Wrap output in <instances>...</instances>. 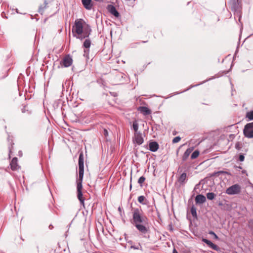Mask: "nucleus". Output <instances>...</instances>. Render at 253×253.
<instances>
[{"label":"nucleus","instance_id":"nucleus-1","mask_svg":"<svg viewBox=\"0 0 253 253\" xmlns=\"http://www.w3.org/2000/svg\"><path fill=\"white\" fill-rule=\"evenodd\" d=\"M132 224L137 230L142 234H146L149 232V227L148 225L149 219L143 213L141 208H134L132 209Z\"/></svg>","mask_w":253,"mask_h":253},{"label":"nucleus","instance_id":"nucleus-2","mask_svg":"<svg viewBox=\"0 0 253 253\" xmlns=\"http://www.w3.org/2000/svg\"><path fill=\"white\" fill-rule=\"evenodd\" d=\"M91 31L90 26L83 19H78L75 20L72 28V33L74 37L83 40L89 37Z\"/></svg>","mask_w":253,"mask_h":253},{"label":"nucleus","instance_id":"nucleus-3","mask_svg":"<svg viewBox=\"0 0 253 253\" xmlns=\"http://www.w3.org/2000/svg\"><path fill=\"white\" fill-rule=\"evenodd\" d=\"M84 174V155L83 153H80L79 158V178L77 180V197L81 204L84 206V199L83 197L82 189V182Z\"/></svg>","mask_w":253,"mask_h":253},{"label":"nucleus","instance_id":"nucleus-4","mask_svg":"<svg viewBox=\"0 0 253 253\" xmlns=\"http://www.w3.org/2000/svg\"><path fill=\"white\" fill-rule=\"evenodd\" d=\"M241 191V186L238 184H234L226 190V193L229 195L239 194Z\"/></svg>","mask_w":253,"mask_h":253},{"label":"nucleus","instance_id":"nucleus-5","mask_svg":"<svg viewBox=\"0 0 253 253\" xmlns=\"http://www.w3.org/2000/svg\"><path fill=\"white\" fill-rule=\"evenodd\" d=\"M244 135L249 138H253V122L247 124L244 128Z\"/></svg>","mask_w":253,"mask_h":253},{"label":"nucleus","instance_id":"nucleus-6","mask_svg":"<svg viewBox=\"0 0 253 253\" xmlns=\"http://www.w3.org/2000/svg\"><path fill=\"white\" fill-rule=\"evenodd\" d=\"M144 140L142 133L140 132L134 133V142L138 145H141L143 143Z\"/></svg>","mask_w":253,"mask_h":253},{"label":"nucleus","instance_id":"nucleus-7","mask_svg":"<svg viewBox=\"0 0 253 253\" xmlns=\"http://www.w3.org/2000/svg\"><path fill=\"white\" fill-rule=\"evenodd\" d=\"M107 9L111 14L113 15L116 17H119L120 16L119 13L114 5L111 4L108 5L107 7Z\"/></svg>","mask_w":253,"mask_h":253},{"label":"nucleus","instance_id":"nucleus-8","mask_svg":"<svg viewBox=\"0 0 253 253\" xmlns=\"http://www.w3.org/2000/svg\"><path fill=\"white\" fill-rule=\"evenodd\" d=\"M17 162L18 160L16 157H14L12 159L10 165L12 170H17L19 169L20 166L18 165Z\"/></svg>","mask_w":253,"mask_h":253},{"label":"nucleus","instance_id":"nucleus-9","mask_svg":"<svg viewBox=\"0 0 253 253\" xmlns=\"http://www.w3.org/2000/svg\"><path fill=\"white\" fill-rule=\"evenodd\" d=\"M159 148V144L156 141L150 142L149 143V149L151 152H156Z\"/></svg>","mask_w":253,"mask_h":253},{"label":"nucleus","instance_id":"nucleus-10","mask_svg":"<svg viewBox=\"0 0 253 253\" xmlns=\"http://www.w3.org/2000/svg\"><path fill=\"white\" fill-rule=\"evenodd\" d=\"M187 175L186 172H184L181 174L180 176L178 178V181L180 185H184L188 180L187 178Z\"/></svg>","mask_w":253,"mask_h":253},{"label":"nucleus","instance_id":"nucleus-11","mask_svg":"<svg viewBox=\"0 0 253 253\" xmlns=\"http://www.w3.org/2000/svg\"><path fill=\"white\" fill-rule=\"evenodd\" d=\"M82 2L85 9L87 10L92 9L93 7L92 0H82Z\"/></svg>","mask_w":253,"mask_h":253},{"label":"nucleus","instance_id":"nucleus-12","mask_svg":"<svg viewBox=\"0 0 253 253\" xmlns=\"http://www.w3.org/2000/svg\"><path fill=\"white\" fill-rule=\"evenodd\" d=\"M206 201V197L202 194L197 195L195 198V202L197 204H203Z\"/></svg>","mask_w":253,"mask_h":253},{"label":"nucleus","instance_id":"nucleus-13","mask_svg":"<svg viewBox=\"0 0 253 253\" xmlns=\"http://www.w3.org/2000/svg\"><path fill=\"white\" fill-rule=\"evenodd\" d=\"M138 110L142 113L144 115H150L151 113V110L145 106L139 107Z\"/></svg>","mask_w":253,"mask_h":253},{"label":"nucleus","instance_id":"nucleus-14","mask_svg":"<svg viewBox=\"0 0 253 253\" xmlns=\"http://www.w3.org/2000/svg\"><path fill=\"white\" fill-rule=\"evenodd\" d=\"M124 74L122 73L119 72L115 76L114 80L116 84H121L123 81L124 78Z\"/></svg>","mask_w":253,"mask_h":253},{"label":"nucleus","instance_id":"nucleus-15","mask_svg":"<svg viewBox=\"0 0 253 253\" xmlns=\"http://www.w3.org/2000/svg\"><path fill=\"white\" fill-rule=\"evenodd\" d=\"M230 5L232 10H236L239 6V3L238 0H230Z\"/></svg>","mask_w":253,"mask_h":253},{"label":"nucleus","instance_id":"nucleus-16","mask_svg":"<svg viewBox=\"0 0 253 253\" xmlns=\"http://www.w3.org/2000/svg\"><path fill=\"white\" fill-rule=\"evenodd\" d=\"M192 151V148H189L185 151L182 157V161L184 162L187 159Z\"/></svg>","mask_w":253,"mask_h":253},{"label":"nucleus","instance_id":"nucleus-17","mask_svg":"<svg viewBox=\"0 0 253 253\" xmlns=\"http://www.w3.org/2000/svg\"><path fill=\"white\" fill-rule=\"evenodd\" d=\"M73 60L72 57L69 55L65 56L63 59V63H72Z\"/></svg>","mask_w":253,"mask_h":253},{"label":"nucleus","instance_id":"nucleus-18","mask_svg":"<svg viewBox=\"0 0 253 253\" xmlns=\"http://www.w3.org/2000/svg\"><path fill=\"white\" fill-rule=\"evenodd\" d=\"M138 201L142 205H146L147 200L144 196H140L138 197Z\"/></svg>","mask_w":253,"mask_h":253},{"label":"nucleus","instance_id":"nucleus-19","mask_svg":"<svg viewBox=\"0 0 253 253\" xmlns=\"http://www.w3.org/2000/svg\"><path fill=\"white\" fill-rule=\"evenodd\" d=\"M220 174H228L229 175H231V174L230 172H229L228 171H222V170L218 171L217 172H214V173H212V176H219Z\"/></svg>","mask_w":253,"mask_h":253},{"label":"nucleus","instance_id":"nucleus-20","mask_svg":"<svg viewBox=\"0 0 253 253\" xmlns=\"http://www.w3.org/2000/svg\"><path fill=\"white\" fill-rule=\"evenodd\" d=\"M196 210V208L194 205H193L191 208V213L192 216L196 218L197 217Z\"/></svg>","mask_w":253,"mask_h":253},{"label":"nucleus","instance_id":"nucleus-21","mask_svg":"<svg viewBox=\"0 0 253 253\" xmlns=\"http://www.w3.org/2000/svg\"><path fill=\"white\" fill-rule=\"evenodd\" d=\"M249 121L253 120V111L248 112L246 116Z\"/></svg>","mask_w":253,"mask_h":253},{"label":"nucleus","instance_id":"nucleus-22","mask_svg":"<svg viewBox=\"0 0 253 253\" xmlns=\"http://www.w3.org/2000/svg\"><path fill=\"white\" fill-rule=\"evenodd\" d=\"M215 194L212 192H209L207 194V197L208 200H212L214 199Z\"/></svg>","mask_w":253,"mask_h":253},{"label":"nucleus","instance_id":"nucleus-23","mask_svg":"<svg viewBox=\"0 0 253 253\" xmlns=\"http://www.w3.org/2000/svg\"><path fill=\"white\" fill-rule=\"evenodd\" d=\"M91 44V42L89 39H86L84 42V46L86 48L90 47Z\"/></svg>","mask_w":253,"mask_h":253},{"label":"nucleus","instance_id":"nucleus-24","mask_svg":"<svg viewBox=\"0 0 253 253\" xmlns=\"http://www.w3.org/2000/svg\"><path fill=\"white\" fill-rule=\"evenodd\" d=\"M199 155V151L198 150H196L193 152L191 156V159H195L197 158Z\"/></svg>","mask_w":253,"mask_h":253},{"label":"nucleus","instance_id":"nucleus-25","mask_svg":"<svg viewBox=\"0 0 253 253\" xmlns=\"http://www.w3.org/2000/svg\"><path fill=\"white\" fill-rule=\"evenodd\" d=\"M21 111L23 113H26L28 115L31 114V111L27 109V106L26 105L21 109Z\"/></svg>","mask_w":253,"mask_h":253},{"label":"nucleus","instance_id":"nucleus-26","mask_svg":"<svg viewBox=\"0 0 253 253\" xmlns=\"http://www.w3.org/2000/svg\"><path fill=\"white\" fill-rule=\"evenodd\" d=\"M130 249H133L134 250H140L142 251V247L140 244H138L137 246L132 245L130 246Z\"/></svg>","mask_w":253,"mask_h":253},{"label":"nucleus","instance_id":"nucleus-27","mask_svg":"<svg viewBox=\"0 0 253 253\" xmlns=\"http://www.w3.org/2000/svg\"><path fill=\"white\" fill-rule=\"evenodd\" d=\"M132 127L133 129L135 131V133L138 132V124L136 121L133 123Z\"/></svg>","mask_w":253,"mask_h":253},{"label":"nucleus","instance_id":"nucleus-28","mask_svg":"<svg viewBox=\"0 0 253 253\" xmlns=\"http://www.w3.org/2000/svg\"><path fill=\"white\" fill-rule=\"evenodd\" d=\"M211 79H209L206 80V81H203V82H202V83H200V84H197L194 85H191V86H190L188 88H187V89H185L184 91H185L188 90L189 89H190V88H192V87H194V86H198V85H200V84H204V83H206V82H207V81H208L211 80Z\"/></svg>","mask_w":253,"mask_h":253},{"label":"nucleus","instance_id":"nucleus-29","mask_svg":"<svg viewBox=\"0 0 253 253\" xmlns=\"http://www.w3.org/2000/svg\"><path fill=\"white\" fill-rule=\"evenodd\" d=\"M145 180V177L143 176H141L138 180V183L140 185H142V183L144 182Z\"/></svg>","mask_w":253,"mask_h":253},{"label":"nucleus","instance_id":"nucleus-30","mask_svg":"<svg viewBox=\"0 0 253 253\" xmlns=\"http://www.w3.org/2000/svg\"><path fill=\"white\" fill-rule=\"evenodd\" d=\"M210 247L211 249H213V250H215V251H218V250H219V247H218L217 245H216L214 244H213V243H212V244L211 245V246H210Z\"/></svg>","mask_w":253,"mask_h":253},{"label":"nucleus","instance_id":"nucleus-31","mask_svg":"<svg viewBox=\"0 0 253 253\" xmlns=\"http://www.w3.org/2000/svg\"><path fill=\"white\" fill-rule=\"evenodd\" d=\"M202 241L203 242H204L205 243H206L209 247L211 246V245L212 244V242L211 241H210L207 239L203 238L202 239Z\"/></svg>","mask_w":253,"mask_h":253},{"label":"nucleus","instance_id":"nucleus-32","mask_svg":"<svg viewBox=\"0 0 253 253\" xmlns=\"http://www.w3.org/2000/svg\"><path fill=\"white\" fill-rule=\"evenodd\" d=\"M72 64H58L57 68H67L71 66Z\"/></svg>","mask_w":253,"mask_h":253},{"label":"nucleus","instance_id":"nucleus-33","mask_svg":"<svg viewBox=\"0 0 253 253\" xmlns=\"http://www.w3.org/2000/svg\"><path fill=\"white\" fill-rule=\"evenodd\" d=\"M181 140V137L179 136H176L174 137L172 140L173 143H176L179 142Z\"/></svg>","mask_w":253,"mask_h":253},{"label":"nucleus","instance_id":"nucleus-34","mask_svg":"<svg viewBox=\"0 0 253 253\" xmlns=\"http://www.w3.org/2000/svg\"><path fill=\"white\" fill-rule=\"evenodd\" d=\"M209 234L211 235H212V236L214 237V239H218V236H217V235L213 231H209Z\"/></svg>","mask_w":253,"mask_h":253},{"label":"nucleus","instance_id":"nucleus-35","mask_svg":"<svg viewBox=\"0 0 253 253\" xmlns=\"http://www.w3.org/2000/svg\"><path fill=\"white\" fill-rule=\"evenodd\" d=\"M245 157L244 156V154H240L239 157V160L241 162H243L244 161Z\"/></svg>","mask_w":253,"mask_h":253},{"label":"nucleus","instance_id":"nucleus-36","mask_svg":"<svg viewBox=\"0 0 253 253\" xmlns=\"http://www.w3.org/2000/svg\"><path fill=\"white\" fill-rule=\"evenodd\" d=\"M103 133L104 135L106 137H107L108 135V130L106 128L103 129Z\"/></svg>","mask_w":253,"mask_h":253},{"label":"nucleus","instance_id":"nucleus-37","mask_svg":"<svg viewBox=\"0 0 253 253\" xmlns=\"http://www.w3.org/2000/svg\"><path fill=\"white\" fill-rule=\"evenodd\" d=\"M12 145H11V146L8 147L9 149V157H10V155L12 153Z\"/></svg>","mask_w":253,"mask_h":253},{"label":"nucleus","instance_id":"nucleus-38","mask_svg":"<svg viewBox=\"0 0 253 253\" xmlns=\"http://www.w3.org/2000/svg\"><path fill=\"white\" fill-rule=\"evenodd\" d=\"M233 65V64H231L230 69L227 71H223V73H224L225 74H226L227 73H228L230 71V70L232 68Z\"/></svg>","mask_w":253,"mask_h":253},{"label":"nucleus","instance_id":"nucleus-39","mask_svg":"<svg viewBox=\"0 0 253 253\" xmlns=\"http://www.w3.org/2000/svg\"><path fill=\"white\" fill-rule=\"evenodd\" d=\"M240 144L239 143H237L236 144V145H235V148L238 149V150H239V148H240Z\"/></svg>","mask_w":253,"mask_h":253},{"label":"nucleus","instance_id":"nucleus-40","mask_svg":"<svg viewBox=\"0 0 253 253\" xmlns=\"http://www.w3.org/2000/svg\"><path fill=\"white\" fill-rule=\"evenodd\" d=\"M236 168L237 169H242V167H240V166H236Z\"/></svg>","mask_w":253,"mask_h":253},{"label":"nucleus","instance_id":"nucleus-41","mask_svg":"<svg viewBox=\"0 0 253 253\" xmlns=\"http://www.w3.org/2000/svg\"><path fill=\"white\" fill-rule=\"evenodd\" d=\"M173 253H178V252L175 249H174L173 250Z\"/></svg>","mask_w":253,"mask_h":253},{"label":"nucleus","instance_id":"nucleus-42","mask_svg":"<svg viewBox=\"0 0 253 253\" xmlns=\"http://www.w3.org/2000/svg\"><path fill=\"white\" fill-rule=\"evenodd\" d=\"M118 211H119L120 212H121V211H122V209H121V207H119L118 208Z\"/></svg>","mask_w":253,"mask_h":253},{"label":"nucleus","instance_id":"nucleus-43","mask_svg":"<svg viewBox=\"0 0 253 253\" xmlns=\"http://www.w3.org/2000/svg\"><path fill=\"white\" fill-rule=\"evenodd\" d=\"M95 1L98 2H103V0H94Z\"/></svg>","mask_w":253,"mask_h":253},{"label":"nucleus","instance_id":"nucleus-44","mask_svg":"<svg viewBox=\"0 0 253 253\" xmlns=\"http://www.w3.org/2000/svg\"><path fill=\"white\" fill-rule=\"evenodd\" d=\"M181 171H182V170L181 169V168H179L178 169V172H181Z\"/></svg>","mask_w":253,"mask_h":253},{"label":"nucleus","instance_id":"nucleus-45","mask_svg":"<svg viewBox=\"0 0 253 253\" xmlns=\"http://www.w3.org/2000/svg\"><path fill=\"white\" fill-rule=\"evenodd\" d=\"M49 228L50 229H52V228H53V226H52L51 225H49Z\"/></svg>","mask_w":253,"mask_h":253},{"label":"nucleus","instance_id":"nucleus-46","mask_svg":"<svg viewBox=\"0 0 253 253\" xmlns=\"http://www.w3.org/2000/svg\"><path fill=\"white\" fill-rule=\"evenodd\" d=\"M131 187H132V185H131V184H130V189H131Z\"/></svg>","mask_w":253,"mask_h":253}]
</instances>
